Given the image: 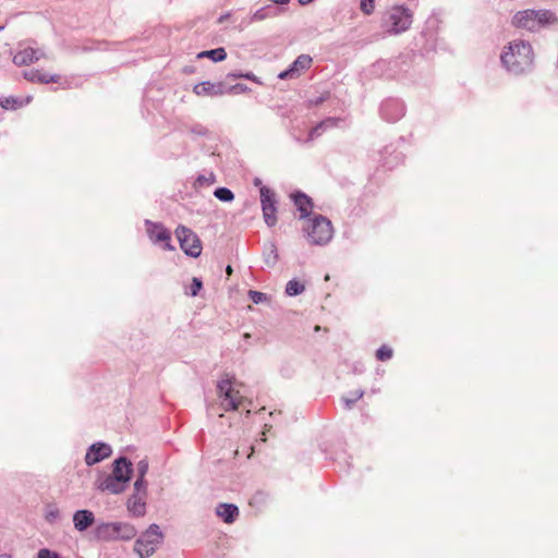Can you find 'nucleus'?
Returning <instances> with one entry per match:
<instances>
[{"instance_id": "nucleus-32", "label": "nucleus", "mask_w": 558, "mask_h": 558, "mask_svg": "<svg viewBox=\"0 0 558 558\" xmlns=\"http://www.w3.org/2000/svg\"><path fill=\"white\" fill-rule=\"evenodd\" d=\"M38 558H60V556L54 551H51L47 548H43L38 551Z\"/></svg>"}, {"instance_id": "nucleus-21", "label": "nucleus", "mask_w": 558, "mask_h": 558, "mask_svg": "<svg viewBox=\"0 0 558 558\" xmlns=\"http://www.w3.org/2000/svg\"><path fill=\"white\" fill-rule=\"evenodd\" d=\"M294 205L296 206L298 210L301 213V217L304 218L310 215L313 204L311 198L303 194V193H296L292 195Z\"/></svg>"}, {"instance_id": "nucleus-25", "label": "nucleus", "mask_w": 558, "mask_h": 558, "mask_svg": "<svg viewBox=\"0 0 558 558\" xmlns=\"http://www.w3.org/2000/svg\"><path fill=\"white\" fill-rule=\"evenodd\" d=\"M214 195L222 202H231L234 198V194L227 187H218L215 190Z\"/></svg>"}, {"instance_id": "nucleus-28", "label": "nucleus", "mask_w": 558, "mask_h": 558, "mask_svg": "<svg viewBox=\"0 0 558 558\" xmlns=\"http://www.w3.org/2000/svg\"><path fill=\"white\" fill-rule=\"evenodd\" d=\"M360 7L363 13L369 15L375 9V0H361Z\"/></svg>"}, {"instance_id": "nucleus-33", "label": "nucleus", "mask_w": 558, "mask_h": 558, "mask_svg": "<svg viewBox=\"0 0 558 558\" xmlns=\"http://www.w3.org/2000/svg\"><path fill=\"white\" fill-rule=\"evenodd\" d=\"M202 281L198 278H193L192 280V287H191V295L195 296L202 289Z\"/></svg>"}, {"instance_id": "nucleus-1", "label": "nucleus", "mask_w": 558, "mask_h": 558, "mask_svg": "<svg viewBox=\"0 0 558 558\" xmlns=\"http://www.w3.org/2000/svg\"><path fill=\"white\" fill-rule=\"evenodd\" d=\"M500 59L509 72L515 75L523 74L533 64V48L526 41L513 40L505 48Z\"/></svg>"}, {"instance_id": "nucleus-14", "label": "nucleus", "mask_w": 558, "mask_h": 558, "mask_svg": "<svg viewBox=\"0 0 558 558\" xmlns=\"http://www.w3.org/2000/svg\"><path fill=\"white\" fill-rule=\"evenodd\" d=\"M125 483H123L112 474L98 478L96 482L97 489L101 492H109L111 494L122 493L125 489Z\"/></svg>"}, {"instance_id": "nucleus-7", "label": "nucleus", "mask_w": 558, "mask_h": 558, "mask_svg": "<svg viewBox=\"0 0 558 558\" xmlns=\"http://www.w3.org/2000/svg\"><path fill=\"white\" fill-rule=\"evenodd\" d=\"M181 250L189 256L198 257L202 253V242L197 234L191 229L179 226L175 230Z\"/></svg>"}, {"instance_id": "nucleus-27", "label": "nucleus", "mask_w": 558, "mask_h": 558, "mask_svg": "<svg viewBox=\"0 0 558 558\" xmlns=\"http://www.w3.org/2000/svg\"><path fill=\"white\" fill-rule=\"evenodd\" d=\"M362 390H355L350 393V397H344L343 401L348 409H350L357 400H360L363 397Z\"/></svg>"}, {"instance_id": "nucleus-3", "label": "nucleus", "mask_w": 558, "mask_h": 558, "mask_svg": "<svg viewBox=\"0 0 558 558\" xmlns=\"http://www.w3.org/2000/svg\"><path fill=\"white\" fill-rule=\"evenodd\" d=\"M557 23L556 15L549 10H524L514 14L512 24L519 28L537 31L541 27Z\"/></svg>"}, {"instance_id": "nucleus-26", "label": "nucleus", "mask_w": 558, "mask_h": 558, "mask_svg": "<svg viewBox=\"0 0 558 558\" xmlns=\"http://www.w3.org/2000/svg\"><path fill=\"white\" fill-rule=\"evenodd\" d=\"M392 349L389 348L388 345H381L377 351H376V357L378 361H387L389 359L392 357Z\"/></svg>"}, {"instance_id": "nucleus-24", "label": "nucleus", "mask_w": 558, "mask_h": 558, "mask_svg": "<svg viewBox=\"0 0 558 558\" xmlns=\"http://www.w3.org/2000/svg\"><path fill=\"white\" fill-rule=\"evenodd\" d=\"M304 290H305L304 284L296 280H290L286 287V293L290 296L298 295V294L302 293Z\"/></svg>"}, {"instance_id": "nucleus-12", "label": "nucleus", "mask_w": 558, "mask_h": 558, "mask_svg": "<svg viewBox=\"0 0 558 558\" xmlns=\"http://www.w3.org/2000/svg\"><path fill=\"white\" fill-rule=\"evenodd\" d=\"M226 85L223 82L211 83L209 81H205L193 87V93L198 97L221 96L226 94Z\"/></svg>"}, {"instance_id": "nucleus-8", "label": "nucleus", "mask_w": 558, "mask_h": 558, "mask_svg": "<svg viewBox=\"0 0 558 558\" xmlns=\"http://www.w3.org/2000/svg\"><path fill=\"white\" fill-rule=\"evenodd\" d=\"M389 21L391 22V34H400L410 28L412 24V13L404 7H393L389 12Z\"/></svg>"}, {"instance_id": "nucleus-4", "label": "nucleus", "mask_w": 558, "mask_h": 558, "mask_svg": "<svg viewBox=\"0 0 558 558\" xmlns=\"http://www.w3.org/2000/svg\"><path fill=\"white\" fill-rule=\"evenodd\" d=\"M305 230L310 242L317 245L328 243L333 233L331 222L323 216H315L310 220Z\"/></svg>"}, {"instance_id": "nucleus-10", "label": "nucleus", "mask_w": 558, "mask_h": 558, "mask_svg": "<svg viewBox=\"0 0 558 558\" xmlns=\"http://www.w3.org/2000/svg\"><path fill=\"white\" fill-rule=\"evenodd\" d=\"M146 226L148 236L154 243L162 242L165 244V250H173V246L171 245V233L162 225L147 222Z\"/></svg>"}, {"instance_id": "nucleus-39", "label": "nucleus", "mask_w": 558, "mask_h": 558, "mask_svg": "<svg viewBox=\"0 0 558 558\" xmlns=\"http://www.w3.org/2000/svg\"><path fill=\"white\" fill-rule=\"evenodd\" d=\"M2 29V27L0 26V31Z\"/></svg>"}, {"instance_id": "nucleus-18", "label": "nucleus", "mask_w": 558, "mask_h": 558, "mask_svg": "<svg viewBox=\"0 0 558 558\" xmlns=\"http://www.w3.org/2000/svg\"><path fill=\"white\" fill-rule=\"evenodd\" d=\"M146 493L133 494L128 500V510L135 517H142L146 511Z\"/></svg>"}, {"instance_id": "nucleus-37", "label": "nucleus", "mask_w": 558, "mask_h": 558, "mask_svg": "<svg viewBox=\"0 0 558 558\" xmlns=\"http://www.w3.org/2000/svg\"><path fill=\"white\" fill-rule=\"evenodd\" d=\"M316 131H317V128H316V129H314V130H312V132H311V137L314 135V133H315Z\"/></svg>"}, {"instance_id": "nucleus-11", "label": "nucleus", "mask_w": 558, "mask_h": 558, "mask_svg": "<svg viewBox=\"0 0 558 558\" xmlns=\"http://www.w3.org/2000/svg\"><path fill=\"white\" fill-rule=\"evenodd\" d=\"M44 57V52L32 47H24L13 56V63L17 66L29 65Z\"/></svg>"}, {"instance_id": "nucleus-16", "label": "nucleus", "mask_w": 558, "mask_h": 558, "mask_svg": "<svg viewBox=\"0 0 558 558\" xmlns=\"http://www.w3.org/2000/svg\"><path fill=\"white\" fill-rule=\"evenodd\" d=\"M312 64V58L307 54H301L292 63L291 68L279 74L280 78H292L298 76L302 71L308 69Z\"/></svg>"}, {"instance_id": "nucleus-34", "label": "nucleus", "mask_w": 558, "mask_h": 558, "mask_svg": "<svg viewBox=\"0 0 558 558\" xmlns=\"http://www.w3.org/2000/svg\"><path fill=\"white\" fill-rule=\"evenodd\" d=\"M147 471H148V462H147V460H141L137 463L138 476L144 477L146 475Z\"/></svg>"}, {"instance_id": "nucleus-9", "label": "nucleus", "mask_w": 558, "mask_h": 558, "mask_svg": "<svg viewBox=\"0 0 558 558\" xmlns=\"http://www.w3.org/2000/svg\"><path fill=\"white\" fill-rule=\"evenodd\" d=\"M259 192L264 220L267 226L272 227L277 222L275 193L266 186H262Z\"/></svg>"}, {"instance_id": "nucleus-36", "label": "nucleus", "mask_w": 558, "mask_h": 558, "mask_svg": "<svg viewBox=\"0 0 558 558\" xmlns=\"http://www.w3.org/2000/svg\"><path fill=\"white\" fill-rule=\"evenodd\" d=\"M312 1H313V0H299V2H300L301 4H303V5H304V4H307V3L312 2Z\"/></svg>"}, {"instance_id": "nucleus-30", "label": "nucleus", "mask_w": 558, "mask_h": 558, "mask_svg": "<svg viewBox=\"0 0 558 558\" xmlns=\"http://www.w3.org/2000/svg\"><path fill=\"white\" fill-rule=\"evenodd\" d=\"M248 295H250L251 300L256 304H258L267 299L265 293L254 291V290H250Z\"/></svg>"}, {"instance_id": "nucleus-23", "label": "nucleus", "mask_w": 558, "mask_h": 558, "mask_svg": "<svg viewBox=\"0 0 558 558\" xmlns=\"http://www.w3.org/2000/svg\"><path fill=\"white\" fill-rule=\"evenodd\" d=\"M198 59L209 58L215 62L223 61L227 58V52L223 48H217L213 50H205L197 54Z\"/></svg>"}, {"instance_id": "nucleus-35", "label": "nucleus", "mask_w": 558, "mask_h": 558, "mask_svg": "<svg viewBox=\"0 0 558 558\" xmlns=\"http://www.w3.org/2000/svg\"><path fill=\"white\" fill-rule=\"evenodd\" d=\"M232 271H233V270H232V267H231L230 265H229V266H227V268H226V272H227L229 276L232 274Z\"/></svg>"}, {"instance_id": "nucleus-6", "label": "nucleus", "mask_w": 558, "mask_h": 558, "mask_svg": "<svg viewBox=\"0 0 558 558\" xmlns=\"http://www.w3.org/2000/svg\"><path fill=\"white\" fill-rule=\"evenodd\" d=\"M98 535L104 538L130 541L137 534L136 529L125 522L106 523L98 527Z\"/></svg>"}, {"instance_id": "nucleus-22", "label": "nucleus", "mask_w": 558, "mask_h": 558, "mask_svg": "<svg viewBox=\"0 0 558 558\" xmlns=\"http://www.w3.org/2000/svg\"><path fill=\"white\" fill-rule=\"evenodd\" d=\"M32 99V96H28L25 99L13 96L4 97L0 99V106L5 110H16L25 105H28Z\"/></svg>"}, {"instance_id": "nucleus-5", "label": "nucleus", "mask_w": 558, "mask_h": 558, "mask_svg": "<svg viewBox=\"0 0 558 558\" xmlns=\"http://www.w3.org/2000/svg\"><path fill=\"white\" fill-rule=\"evenodd\" d=\"M163 538L159 526L151 524L147 531L135 542L134 550L141 558L151 556Z\"/></svg>"}, {"instance_id": "nucleus-31", "label": "nucleus", "mask_w": 558, "mask_h": 558, "mask_svg": "<svg viewBox=\"0 0 558 558\" xmlns=\"http://www.w3.org/2000/svg\"><path fill=\"white\" fill-rule=\"evenodd\" d=\"M135 494L142 495V493H146V482L144 477L138 476L134 483Z\"/></svg>"}, {"instance_id": "nucleus-29", "label": "nucleus", "mask_w": 558, "mask_h": 558, "mask_svg": "<svg viewBox=\"0 0 558 558\" xmlns=\"http://www.w3.org/2000/svg\"><path fill=\"white\" fill-rule=\"evenodd\" d=\"M270 14H269V11L267 8H262L259 10H257L253 15H252V21L253 22H259V21H263L267 17H269Z\"/></svg>"}, {"instance_id": "nucleus-19", "label": "nucleus", "mask_w": 558, "mask_h": 558, "mask_svg": "<svg viewBox=\"0 0 558 558\" xmlns=\"http://www.w3.org/2000/svg\"><path fill=\"white\" fill-rule=\"evenodd\" d=\"M216 513L226 523H233L239 515V509L232 504H220L216 509Z\"/></svg>"}, {"instance_id": "nucleus-20", "label": "nucleus", "mask_w": 558, "mask_h": 558, "mask_svg": "<svg viewBox=\"0 0 558 558\" xmlns=\"http://www.w3.org/2000/svg\"><path fill=\"white\" fill-rule=\"evenodd\" d=\"M74 526L78 531H85L94 523V513L89 510H78L73 515Z\"/></svg>"}, {"instance_id": "nucleus-17", "label": "nucleus", "mask_w": 558, "mask_h": 558, "mask_svg": "<svg viewBox=\"0 0 558 558\" xmlns=\"http://www.w3.org/2000/svg\"><path fill=\"white\" fill-rule=\"evenodd\" d=\"M131 466L132 464L130 461H128L126 458H119L114 461L112 475L126 484L130 481V475L132 472Z\"/></svg>"}, {"instance_id": "nucleus-13", "label": "nucleus", "mask_w": 558, "mask_h": 558, "mask_svg": "<svg viewBox=\"0 0 558 558\" xmlns=\"http://www.w3.org/2000/svg\"><path fill=\"white\" fill-rule=\"evenodd\" d=\"M23 75L25 80L39 84L58 83L60 81V75L47 72L45 70L33 69L25 71Z\"/></svg>"}, {"instance_id": "nucleus-2", "label": "nucleus", "mask_w": 558, "mask_h": 558, "mask_svg": "<svg viewBox=\"0 0 558 558\" xmlns=\"http://www.w3.org/2000/svg\"><path fill=\"white\" fill-rule=\"evenodd\" d=\"M239 387L240 385L228 375L218 381V397L220 399L221 407L226 411L239 410L240 408L245 409L246 404H251V402L242 396Z\"/></svg>"}, {"instance_id": "nucleus-38", "label": "nucleus", "mask_w": 558, "mask_h": 558, "mask_svg": "<svg viewBox=\"0 0 558 558\" xmlns=\"http://www.w3.org/2000/svg\"><path fill=\"white\" fill-rule=\"evenodd\" d=\"M320 330V327L319 326H316L315 327V331H319Z\"/></svg>"}, {"instance_id": "nucleus-15", "label": "nucleus", "mask_w": 558, "mask_h": 558, "mask_svg": "<svg viewBox=\"0 0 558 558\" xmlns=\"http://www.w3.org/2000/svg\"><path fill=\"white\" fill-rule=\"evenodd\" d=\"M110 454H111L110 446L102 444V442H98V444L93 445L88 449V451L85 456V461L88 465H93V464L98 463L101 460L108 458Z\"/></svg>"}]
</instances>
